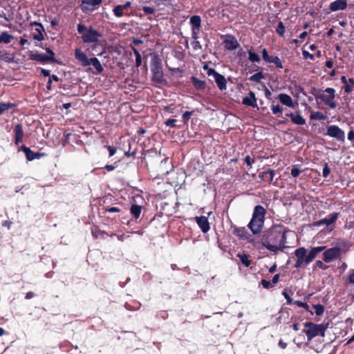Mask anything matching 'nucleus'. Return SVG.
Listing matches in <instances>:
<instances>
[{"instance_id": "864d4df0", "label": "nucleus", "mask_w": 354, "mask_h": 354, "mask_svg": "<svg viewBox=\"0 0 354 354\" xmlns=\"http://www.w3.org/2000/svg\"><path fill=\"white\" fill-rule=\"evenodd\" d=\"M302 55H303L304 59H310L311 60H314V59H315L314 55L313 54H310L309 52H308L306 50H303Z\"/></svg>"}, {"instance_id": "5701e85b", "label": "nucleus", "mask_w": 354, "mask_h": 354, "mask_svg": "<svg viewBox=\"0 0 354 354\" xmlns=\"http://www.w3.org/2000/svg\"><path fill=\"white\" fill-rule=\"evenodd\" d=\"M286 117H289L291 122L297 125H304L306 124V120L299 114V112H290L286 114Z\"/></svg>"}, {"instance_id": "7ed1b4c3", "label": "nucleus", "mask_w": 354, "mask_h": 354, "mask_svg": "<svg viewBox=\"0 0 354 354\" xmlns=\"http://www.w3.org/2000/svg\"><path fill=\"white\" fill-rule=\"evenodd\" d=\"M266 209L261 205L254 207L252 218L248 224V227L254 235L259 234L263 228Z\"/></svg>"}, {"instance_id": "f3484780", "label": "nucleus", "mask_w": 354, "mask_h": 354, "mask_svg": "<svg viewBox=\"0 0 354 354\" xmlns=\"http://www.w3.org/2000/svg\"><path fill=\"white\" fill-rule=\"evenodd\" d=\"M21 149L25 153L26 158L28 161H32L35 159H39L44 155V153L34 152L29 147H27L26 145H22L21 147Z\"/></svg>"}, {"instance_id": "c03bdc74", "label": "nucleus", "mask_w": 354, "mask_h": 354, "mask_svg": "<svg viewBox=\"0 0 354 354\" xmlns=\"http://www.w3.org/2000/svg\"><path fill=\"white\" fill-rule=\"evenodd\" d=\"M294 304L299 307L304 308L306 311L310 312L312 313V312L310 310V307L307 303L296 300L294 301Z\"/></svg>"}, {"instance_id": "393cba45", "label": "nucleus", "mask_w": 354, "mask_h": 354, "mask_svg": "<svg viewBox=\"0 0 354 354\" xmlns=\"http://www.w3.org/2000/svg\"><path fill=\"white\" fill-rule=\"evenodd\" d=\"M278 99L283 105H286L288 107H294L292 99L289 95L286 93H280L278 95Z\"/></svg>"}, {"instance_id": "338daca9", "label": "nucleus", "mask_w": 354, "mask_h": 354, "mask_svg": "<svg viewBox=\"0 0 354 354\" xmlns=\"http://www.w3.org/2000/svg\"><path fill=\"white\" fill-rule=\"evenodd\" d=\"M41 73L44 77H50V71H49V70H47V69H44V68H41Z\"/></svg>"}, {"instance_id": "c85d7f7f", "label": "nucleus", "mask_w": 354, "mask_h": 354, "mask_svg": "<svg viewBox=\"0 0 354 354\" xmlns=\"http://www.w3.org/2000/svg\"><path fill=\"white\" fill-rule=\"evenodd\" d=\"M190 24L192 25V28L200 30L201 26V19L198 15H194L190 18Z\"/></svg>"}, {"instance_id": "052dcab7", "label": "nucleus", "mask_w": 354, "mask_h": 354, "mask_svg": "<svg viewBox=\"0 0 354 354\" xmlns=\"http://www.w3.org/2000/svg\"><path fill=\"white\" fill-rule=\"evenodd\" d=\"M198 32V29L192 28V37L194 40H197Z\"/></svg>"}, {"instance_id": "dca6fc26", "label": "nucleus", "mask_w": 354, "mask_h": 354, "mask_svg": "<svg viewBox=\"0 0 354 354\" xmlns=\"http://www.w3.org/2000/svg\"><path fill=\"white\" fill-rule=\"evenodd\" d=\"M257 101V99L256 97L254 92L252 91H250L248 93V95L243 98L242 104L243 105L251 106L252 108L259 109Z\"/></svg>"}, {"instance_id": "79ce46f5", "label": "nucleus", "mask_w": 354, "mask_h": 354, "mask_svg": "<svg viewBox=\"0 0 354 354\" xmlns=\"http://www.w3.org/2000/svg\"><path fill=\"white\" fill-rule=\"evenodd\" d=\"M104 212H109V213H119L121 212V209L117 207H109L106 206L103 208Z\"/></svg>"}, {"instance_id": "e433bc0d", "label": "nucleus", "mask_w": 354, "mask_h": 354, "mask_svg": "<svg viewBox=\"0 0 354 354\" xmlns=\"http://www.w3.org/2000/svg\"><path fill=\"white\" fill-rule=\"evenodd\" d=\"M310 120H322L325 119V115L319 111H316V112H313L310 114Z\"/></svg>"}, {"instance_id": "ddd939ff", "label": "nucleus", "mask_w": 354, "mask_h": 354, "mask_svg": "<svg viewBox=\"0 0 354 354\" xmlns=\"http://www.w3.org/2000/svg\"><path fill=\"white\" fill-rule=\"evenodd\" d=\"M232 233L240 239L246 240L249 243H252L254 241L252 234L248 232L245 227H234L233 228Z\"/></svg>"}, {"instance_id": "6ab92c4d", "label": "nucleus", "mask_w": 354, "mask_h": 354, "mask_svg": "<svg viewBox=\"0 0 354 354\" xmlns=\"http://www.w3.org/2000/svg\"><path fill=\"white\" fill-rule=\"evenodd\" d=\"M195 220L198 227L201 228V231L203 233H207L210 230L209 223L206 216H196Z\"/></svg>"}, {"instance_id": "c9c22d12", "label": "nucleus", "mask_w": 354, "mask_h": 354, "mask_svg": "<svg viewBox=\"0 0 354 354\" xmlns=\"http://www.w3.org/2000/svg\"><path fill=\"white\" fill-rule=\"evenodd\" d=\"M124 10L122 9V8L121 7V5H117L114 7L113 10V15L116 17H121L124 15Z\"/></svg>"}, {"instance_id": "f704fd0d", "label": "nucleus", "mask_w": 354, "mask_h": 354, "mask_svg": "<svg viewBox=\"0 0 354 354\" xmlns=\"http://www.w3.org/2000/svg\"><path fill=\"white\" fill-rule=\"evenodd\" d=\"M270 108H271V110H272L273 114L277 115L279 117L282 115L283 108L281 106H280L279 104H277V105L272 104Z\"/></svg>"}, {"instance_id": "9b49d317", "label": "nucleus", "mask_w": 354, "mask_h": 354, "mask_svg": "<svg viewBox=\"0 0 354 354\" xmlns=\"http://www.w3.org/2000/svg\"><path fill=\"white\" fill-rule=\"evenodd\" d=\"M326 135L336 138L338 141L344 142L345 140V133L343 130H342L337 125H330L327 127Z\"/></svg>"}, {"instance_id": "cd10ccee", "label": "nucleus", "mask_w": 354, "mask_h": 354, "mask_svg": "<svg viewBox=\"0 0 354 354\" xmlns=\"http://www.w3.org/2000/svg\"><path fill=\"white\" fill-rule=\"evenodd\" d=\"M259 70H260V71L249 77V80L251 82L259 83V82H261V80L262 79L265 78V76H264V75H263V73L262 72V70H261V68L260 67H257V68L255 69L254 71H259Z\"/></svg>"}, {"instance_id": "bf43d9fd", "label": "nucleus", "mask_w": 354, "mask_h": 354, "mask_svg": "<svg viewBox=\"0 0 354 354\" xmlns=\"http://www.w3.org/2000/svg\"><path fill=\"white\" fill-rule=\"evenodd\" d=\"M348 281L349 283L354 284V269L351 270L350 274L348 278Z\"/></svg>"}, {"instance_id": "b1692460", "label": "nucleus", "mask_w": 354, "mask_h": 354, "mask_svg": "<svg viewBox=\"0 0 354 354\" xmlns=\"http://www.w3.org/2000/svg\"><path fill=\"white\" fill-rule=\"evenodd\" d=\"M142 206L138 205L136 204L131 205L130 207V214L132 216V219L135 221L140 218L141 212H142Z\"/></svg>"}, {"instance_id": "a18cd8bd", "label": "nucleus", "mask_w": 354, "mask_h": 354, "mask_svg": "<svg viewBox=\"0 0 354 354\" xmlns=\"http://www.w3.org/2000/svg\"><path fill=\"white\" fill-rule=\"evenodd\" d=\"M302 171L303 170L299 169L297 165H293L291 169V176L296 178L299 176Z\"/></svg>"}, {"instance_id": "49530a36", "label": "nucleus", "mask_w": 354, "mask_h": 354, "mask_svg": "<svg viewBox=\"0 0 354 354\" xmlns=\"http://www.w3.org/2000/svg\"><path fill=\"white\" fill-rule=\"evenodd\" d=\"M118 162L115 161L113 165H106L102 169L108 172L112 171L117 167Z\"/></svg>"}, {"instance_id": "6e6d98bb", "label": "nucleus", "mask_w": 354, "mask_h": 354, "mask_svg": "<svg viewBox=\"0 0 354 354\" xmlns=\"http://www.w3.org/2000/svg\"><path fill=\"white\" fill-rule=\"evenodd\" d=\"M192 45L193 49L194 50H201L202 48V46H201L200 41H198V40H194L192 42Z\"/></svg>"}, {"instance_id": "680f3d73", "label": "nucleus", "mask_w": 354, "mask_h": 354, "mask_svg": "<svg viewBox=\"0 0 354 354\" xmlns=\"http://www.w3.org/2000/svg\"><path fill=\"white\" fill-rule=\"evenodd\" d=\"M164 110L169 111V113H174V104H169L164 106Z\"/></svg>"}, {"instance_id": "8fccbe9b", "label": "nucleus", "mask_w": 354, "mask_h": 354, "mask_svg": "<svg viewBox=\"0 0 354 354\" xmlns=\"http://www.w3.org/2000/svg\"><path fill=\"white\" fill-rule=\"evenodd\" d=\"M244 162L247 164L248 169H250L252 166V164L255 162L254 159L251 158V157L248 155L244 158Z\"/></svg>"}, {"instance_id": "20e7f679", "label": "nucleus", "mask_w": 354, "mask_h": 354, "mask_svg": "<svg viewBox=\"0 0 354 354\" xmlns=\"http://www.w3.org/2000/svg\"><path fill=\"white\" fill-rule=\"evenodd\" d=\"M75 58L83 67L92 65L95 70L93 71V73L95 75L102 73L104 70L103 66L97 57H93L88 58L86 54L80 48H76L75 50Z\"/></svg>"}, {"instance_id": "f8f14e48", "label": "nucleus", "mask_w": 354, "mask_h": 354, "mask_svg": "<svg viewBox=\"0 0 354 354\" xmlns=\"http://www.w3.org/2000/svg\"><path fill=\"white\" fill-rule=\"evenodd\" d=\"M341 254V249L337 247L330 248L326 250L323 253V260L326 263H330L337 259Z\"/></svg>"}, {"instance_id": "4d7b16f0", "label": "nucleus", "mask_w": 354, "mask_h": 354, "mask_svg": "<svg viewBox=\"0 0 354 354\" xmlns=\"http://www.w3.org/2000/svg\"><path fill=\"white\" fill-rule=\"evenodd\" d=\"M273 64H274L277 68H283V67L281 59L278 57H275V60Z\"/></svg>"}, {"instance_id": "bb28decb", "label": "nucleus", "mask_w": 354, "mask_h": 354, "mask_svg": "<svg viewBox=\"0 0 354 354\" xmlns=\"http://www.w3.org/2000/svg\"><path fill=\"white\" fill-rule=\"evenodd\" d=\"M236 257L240 259L241 263L245 267H249L251 264V260L250 259V255L245 253L236 254Z\"/></svg>"}, {"instance_id": "2f4dec72", "label": "nucleus", "mask_w": 354, "mask_h": 354, "mask_svg": "<svg viewBox=\"0 0 354 354\" xmlns=\"http://www.w3.org/2000/svg\"><path fill=\"white\" fill-rule=\"evenodd\" d=\"M248 59L250 62H257V63L260 62L261 58L256 53H254L252 50H248Z\"/></svg>"}, {"instance_id": "0e129e2a", "label": "nucleus", "mask_w": 354, "mask_h": 354, "mask_svg": "<svg viewBox=\"0 0 354 354\" xmlns=\"http://www.w3.org/2000/svg\"><path fill=\"white\" fill-rule=\"evenodd\" d=\"M261 54H262V57H263V59L265 61L267 58H268L269 57V55L268 53V50L266 48H263L261 51Z\"/></svg>"}, {"instance_id": "a878e982", "label": "nucleus", "mask_w": 354, "mask_h": 354, "mask_svg": "<svg viewBox=\"0 0 354 354\" xmlns=\"http://www.w3.org/2000/svg\"><path fill=\"white\" fill-rule=\"evenodd\" d=\"M191 82L194 88L198 91H203L206 87V82L203 80H198L195 76L191 77Z\"/></svg>"}, {"instance_id": "4c0bfd02", "label": "nucleus", "mask_w": 354, "mask_h": 354, "mask_svg": "<svg viewBox=\"0 0 354 354\" xmlns=\"http://www.w3.org/2000/svg\"><path fill=\"white\" fill-rule=\"evenodd\" d=\"M276 32L277 34H279L281 37L284 36L285 33V26H283V24L282 21H279L278 23L277 26L276 27Z\"/></svg>"}, {"instance_id": "aec40b11", "label": "nucleus", "mask_w": 354, "mask_h": 354, "mask_svg": "<svg viewBox=\"0 0 354 354\" xmlns=\"http://www.w3.org/2000/svg\"><path fill=\"white\" fill-rule=\"evenodd\" d=\"M13 131L15 133V144L19 145V143L22 142L24 136L22 124H17Z\"/></svg>"}, {"instance_id": "4468645a", "label": "nucleus", "mask_w": 354, "mask_h": 354, "mask_svg": "<svg viewBox=\"0 0 354 354\" xmlns=\"http://www.w3.org/2000/svg\"><path fill=\"white\" fill-rule=\"evenodd\" d=\"M225 48L227 50H236L239 46V44L234 36L232 35H227L225 39L223 41Z\"/></svg>"}, {"instance_id": "5fc2aeb1", "label": "nucleus", "mask_w": 354, "mask_h": 354, "mask_svg": "<svg viewBox=\"0 0 354 354\" xmlns=\"http://www.w3.org/2000/svg\"><path fill=\"white\" fill-rule=\"evenodd\" d=\"M142 10L147 15H153L155 12V10L152 7L143 6Z\"/></svg>"}, {"instance_id": "0eeeda50", "label": "nucleus", "mask_w": 354, "mask_h": 354, "mask_svg": "<svg viewBox=\"0 0 354 354\" xmlns=\"http://www.w3.org/2000/svg\"><path fill=\"white\" fill-rule=\"evenodd\" d=\"M304 327L306 329H304L303 332L306 335L308 341L318 335L324 337L327 328L324 324H317L311 322H305Z\"/></svg>"}, {"instance_id": "72a5a7b5", "label": "nucleus", "mask_w": 354, "mask_h": 354, "mask_svg": "<svg viewBox=\"0 0 354 354\" xmlns=\"http://www.w3.org/2000/svg\"><path fill=\"white\" fill-rule=\"evenodd\" d=\"M133 52L136 56V66L138 68L142 64V57L139 51L134 47L132 48Z\"/></svg>"}, {"instance_id": "c756f323", "label": "nucleus", "mask_w": 354, "mask_h": 354, "mask_svg": "<svg viewBox=\"0 0 354 354\" xmlns=\"http://www.w3.org/2000/svg\"><path fill=\"white\" fill-rule=\"evenodd\" d=\"M14 37L10 35L7 31H3L0 35V44H9L13 39Z\"/></svg>"}, {"instance_id": "f03ea898", "label": "nucleus", "mask_w": 354, "mask_h": 354, "mask_svg": "<svg viewBox=\"0 0 354 354\" xmlns=\"http://www.w3.org/2000/svg\"><path fill=\"white\" fill-rule=\"evenodd\" d=\"M325 249L324 246H317L312 248L308 254L305 248L301 247L295 250V255L297 258L294 266L295 268H304L311 263L319 253Z\"/></svg>"}, {"instance_id": "09e8293b", "label": "nucleus", "mask_w": 354, "mask_h": 354, "mask_svg": "<svg viewBox=\"0 0 354 354\" xmlns=\"http://www.w3.org/2000/svg\"><path fill=\"white\" fill-rule=\"evenodd\" d=\"M282 295L286 298L287 304L290 305L292 304H294L292 299L289 296L286 289L283 290V291L282 292Z\"/></svg>"}, {"instance_id": "ea45409f", "label": "nucleus", "mask_w": 354, "mask_h": 354, "mask_svg": "<svg viewBox=\"0 0 354 354\" xmlns=\"http://www.w3.org/2000/svg\"><path fill=\"white\" fill-rule=\"evenodd\" d=\"M46 55L49 57L51 62L56 63L57 61L55 58V53L50 48H46Z\"/></svg>"}, {"instance_id": "7c9ffc66", "label": "nucleus", "mask_w": 354, "mask_h": 354, "mask_svg": "<svg viewBox=\"0 0 354 354\" xmlns=\"http://www.w3.org/2000/svg\"><path fill=\"white\" fill-rule=\"evenodd\" d=\"M15 104L11 102H0V115L4 113L10 109L14 108Z\"/></svg>"}, {"instance_id": "de8ad7c7", "label": "nucleus", "mask_w": 354, "mask_h": 354, "mask_svg": "<svg viewBox=\"0 0 354 354\" xmlns=\"http://www.w3.org/2000/svg\"><path fill=\"white\" fill-rule=\"evenodd\" d=\"M317 268H320L322 270H326L328 268V266L325 265L322 261L318 260L315 263L314 269Z\"/></svg>"}, {"instance_id": "37998d69", "label": "nucleus", "mask_w": 354, "mask_h": 354, "mask_svg": "<svg viewBox=\"0 0 354 354\" xmlns=\"http://www.w3.org/2000/svg\"><path fill=\"white\" fill-rule=\"evenodd\" d=\"M194 111H185L183 115V121L184 122V124H187L188 121L189 120L191 116L193 115Z\"/></svg>"}, {"instance_id": "58836bf2", "label": "nucleus", "mask_w": 354, "mask_h": 354, "mask_svg": "<svg viewBox=\"0 0 354 354\" xmlns=\"http://www.w3.org/2000/svg\"><path fill=\"white\" fill-rule=\"evenodd\" d=\"M313 308L315 311V314L317 316L322 315L324 312V306L322 304H316L313 305Z\"/></svg>"}, {"instance_id": "2eb2a0df", "label": "nucleus", "mask_w": 354, "mask_h": 354, "mask_svg": "<svg viewBox=\"0 0 354 354\" xmlns=\"http://www.w3.org/2000/svg\"><path fill=\"white\" fill-rule=\"evenodd\" d=\"M28 57L30 60L37 61L41 64L51 62L49 57H48L44 53H39L37 52L29 51Z\"/></svg>"}, {"instance_id": "423d86ee", "label": "nucleus", "mask_w": 354, "mask_h": 354, "mask_svg": "<svg viewBox=\"0 0 354 354\" xmlns=\"http://www.w3.org/2000/svg\"><path fill=\"white\" fill-rule=\"evenodd\" d=\"M77 29L78 33L82 35L81 38L84 43H97L102 37V34L92 26L86 28L84 24L81 23L77 25Z\"/></svg>"}, {"instance_id": "603ef678", "label": "nucleus", "mask_w": 354, "mask_h": 354, "mask_svg": "<svg viewBox=\"0 0 354 354\" xmlns=\"http://www.w3.org/2000/svg\"><path fill=\"white\" fill-rule=\"evenodd\" d=\"M330 172V169L328 167V163H325L324 167L323 168L322 176L324 178H327Z\"/></svg>"}, {"instance_id": "3c124183", "label": "nucleus", "mask_w": 354, "mask_h": 354, "mask_svg": "<svg viewBox=\"0 0 354 354\" xmlns=\"http://www.w3.org/2000/svg\"><path fill=\"white\" fill-rule=\"evenodd\" d=\"M105 147L109 151V158L113 156H114L115 154L116 151H117L116 147H115L113 146H111V145H106V146H105Z\"/></svg>"}, {"instance_id": "39448f33", "label": "nucleus", "mask_w": 354, "mask_h": 354, "mask_svg": "<svg viewBox=\"0 0 354 354\" xmlns=\"http://www.w3.org/2000/svg\"><path fill=\"white\" fill-rule=\"evenodd\" d=\"M151 71L152 81L156 84L165 85L167 80L164 77L162 60L158 55H154L151 59Z\"/></svg>"}, {"instance_id": "13d9d810", "label": "nucleus", "mask_w": 354, "mask_h": 354, "mask_svg": "<svg viewBox=\"0 0 354 354\" xmlns=\"http://www.w3.org/2000/svg\"><path fill=\"white\" fill-rule=\"evenodd\" d=\"M261 283L263 288L269 289L271 286V283L270 281H267L266 279H262Z\"/></svg>"}, {"instance_id": "a211bd4d", "label": "nucleus", "mask_w": 354, "mask_h": 354, "mask_svg": "<svg viewBox=\"0 0 354 354\" xmlns=\"http://www.w3.org/2000/svg\"><path fill=\"white\" fill-rule=\"evenodd\" d=\"M338 216H339V213L333 212V213L330 214L328 218H324L323 219H321L319 221L314 222L313 226H320L324 224L329 225L333 224L335 222H336V221L338 218Z\"/></svg>"}, {"instance_id": "e2e57ef3", "label": "nucleus", "mask_w": 354, "mask_h": 354, "mask_svg": "<svg viewBox=\"0 0 354 354\" xmlns=\"http://www.w3.org/2000/svg\"><path fill=\"white\" fill-rule=\"evenodd\" d=\"M343 88L344 92L346 93H350L352 92V87L348 84H345Z\"/></svg>"}, {"instance_id": "f257e3e1", "label": "nucleus", "mask_w": 354, "mask_h": 354, "mask_svg": "<svg viewBox=\"0 0 354 354\" xmlns=\"http://www.w3.org/2000/svg\"><path fill=\"white\" fill-rule=\"evenodd\" d=\"M288 232V230L283 225L274 224L263 231L261 237V243L270 252L277 253L278 251H283L286 247V233Z\"/></svg>"}, {"instance_id": "a19ab883", "label": "nucleus", "mask_w": 354, "mask_h": 354, "mask_svg": "<svg viewBox=\"0 0 354 354\" xmlns=\"http://www.w3.org/2000/svg\"><path fill=\"white\" fill-rule=\"evenodd\" d=\"M176 120L175 119H171V118H169L168 120H167L165 122V124L167 126V127H172V128H180V126H178L176 124Z\"/></svg>"}, {"instance_id": "473e14b6", "label": "nucleus", "mask_w": 354, "mask_h": 354, "mask_svg": "<svg viewBox=\"0 0 354 354\" xmlns=\"http://www.w3.org/2000/svg\"><path fill=\"white\" fill-rule=\"evenodd\" d=\"M41 28H36L35 31L37 32L35 34H33L32 37L35 40H37L38 41H41L44 39V35L42 33V31H44Z\"/></svg>"}, {"instance_id": "1a4fd4ad", "label": "nucleus", "mask_w": 354, "mask_h": 354, "mask_svg": "<svg viewBox=\"0 0 354 354\" xmlns=\"http://www.w3.org/2000/svg\"><path fill=\"white\" fill-rule=\"evenodd\" d=\"M204 69H207V74L208 76H213L218 88L221 91L225 90L227 88V81L225 77L216 71L214 68H208L207 65L204 66Z\"/></svg>"}, {"instance_id": "774afa93", "label": "nucleus", "mask_w": 354, "mask_h": 354, "mask_svg": "<svg viewBox=\"0 0 354 354\" xmlns=\"http://www.w3.org/2000/svg\"><path fill=\"white\" fill-rule=\"evenodd\" d=\"M333 64H333V60H332L331 59H328V60L326 62V64H325L327 68H333Z\"/></svg>"}, {"instance_id": "69168bd1", "label": "nucleus", "mask_w": 354, "mask_h": 354, "mask_svg": "<svg viewBox=\"0 0 354 354\" xmlns=\"http://www.w3.org/2000/svg\"><path fill=\"white\" fill-rule=\"evenodd\" d=\"M296 91H297L299 93H302L304 95L307 96V94H306V93L304 91V88H303V87H301V86H296Z\"/></svg>"}, {"instance_id": "412c9836", "label": "nucleus", "mask_w": 354, "mask_h": 354, "mask_svg": "<svg viewBox=\"0 0 354 354\" xmlns=\"http://www.w3.org/2000/svg\"><path fill=\"white\" fill-rule=\"evenodd\" d=\"M275 171L272 169H268L266 171L259 173V178L263 181L268 183V184L272 183Z\"/></svg>"}, {"instance_id": "9d476101", "label": "nucleus", "mask_w": 354, "mask_h": 354, "mask_svg": "<svg viewBox=\"0 0 354 354\" xmlns=\"http://www.w3.org/2000/svg\"><path fill=\"white\" fill-rule=\"evenodd\" d=\"M102 0H82L80 8L84 13L92 12L102 4Z\"/></svg>"}, {"instance_id": "6e6552de", "label": "nucleus", "mask_w": 354, "mask_h": 354, "mask_svg": "<svg viewBox=\"0 0 354 354\" xmlns=\"http://www.w3.org/2000/svg\"><path fill=\"white\" fill-rule=\"evenodd\" d=\"M313 95L317 100L319 99L330 109L336 108L337 104L334 101L335 97V90L333 88L328 87L320 94H316L313 92Z\"/></svg>"}, {"instance_id": "4be33fe9", "label": "nucleus", "mask_w": 354, "mask_h": 354, "mask_svg": "<svg viewBox=\"0 0 354 354\" xmlns=\"http://www.w3.org/2000/svg\"><path fill=\"white\" fill-rule=\"evenodd\" d=\"M347 7L346 0H336L329 5V9L332 12L345 10Z\"/></svg>"}]
</instances>
